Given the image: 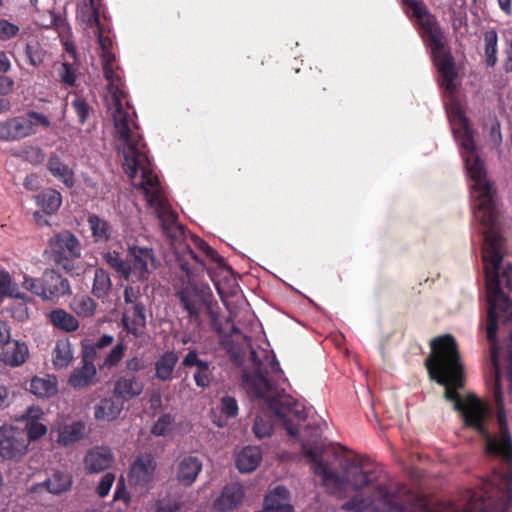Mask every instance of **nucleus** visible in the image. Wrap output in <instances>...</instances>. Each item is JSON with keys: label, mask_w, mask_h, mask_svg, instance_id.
Listing matches in <instances>:
<instances>
[{"label": "nucleus", "mask_w": 512, "mask_h": 512, "mask_svg": "<svg viewBox=\"0 0 512 512\" xmlns=\"http://www.w3.org/2000/svg\"><path fill=\"white\" fill-rule=\"evenodd\" d=\"M451 124L468 176L473 182L475 217L486 228L482 251L488 301L486 334L491 345L492 360L496 365L498 320L505 322L512 319V300L502 290V283L505 282L506 287L512 291V266L506 267L500 275L503 238L494 230L498 219L496 190L487 178L485 161L479 155L475 142L476 131L460 107L452 111Z\"/></svg>", "instance_id": "1"}, {"label": "nucleus", "mask_w": 512, "mask_h": 512, "mask_svg": "<svg viewBox=\"0 0 512 512\" xmlns=\"http://www.w3.org/2000/svg\"><path fill=\"white\" fill-rule=\"evenodd\" d=\"M430 349V355L425 359L430 379L445 387L444 397L454 403L455 410L461 412L464 425L474 429L485 440V453L500 457L506 462L512 461V437L508 429L500 383L499 353L496 365L491 360L495 373L493 393L500 432V438L497 439L486 425L490 418V409L475 395L468 394L462 400L458 393L465 386V372L455 337L451 334L437 336L430 341Z\"/></svg>", "instance_id": "2"}, {"label": "nucleus", "mask_w": 512, "mask_h": 512, "mask_svg": "<svg viewBox=\"0 0 512 512\" xmlns=\"http://www.w3.org/2000/svg\"><path fill=\"white\" fill-rule=\"evenodd\" d=\"M251 370L244 369L242 386L250 398L262 400L265 409L255 417L253 432L258 439L268 437L273 432L275 421L282 424L291 437H298L299 427L306 420L307 412L300 402L279 388L284 382V372L273 354L266 355V363L261 361L256 351L250 352Z\"/></svg>", "instance_id": "3"}, {"label": "nucleus", "mask_w": 512, "mask_h": 512, "mask_svg": "<svg viewBox=\"0 0 512 512\" xmlns=\"http://www.w3.org/2000/svg\"><path fill=\"white\" fill-rule=\"evenodd\" d=\"M123 157L125 173L133 182L140 174V181L134 183V185L143 190L148 205L155 210L163 232L171 239L172 249L174 250L175 246L180 244L188 245L185 241H182L185 234L184 227L179 224L178 215L168 204L160 186L159 178L153 172L147 145L140 146L135 150H132L131 147L123 154Z\"/></svg>", "instance_id": "4"}, {"label": "nucleus", "mask_w": 512, "mask_h": 512, "mask_svg": "<svg viewBox=\"0 0 512 512\" xmlns=\"http://www.w3.org/2000/svg\"><path fill=\"white\" fill-rule=\"evenodd\" d=\"M108 60L102 61L103 74L107 81V89L111 97L113 107L112 119L114 124V138L120 142L118 150L125 154L130 148L135 150L145 146L139 126L136 123V112L126 100L127 93L123 90V81L115 70V56H108Z\"/></svg>", "instance_id": "5"}, {"label": "nucleus", "mask_w": 512, "mask_h": 512, "mask_svg": "<svg viewBox=\"0 0 512 512\" xmlns=\"http://www.w3.org/2000/svg\"><path fill=\"white\" fill-rule=\"evenodd\" d=\"M302 453L313 463L314 474L322 478L323 484L327 487L332 486L336 490L342 488L343 482L354 490H361L377 483L383 472L380 466L370 463L368 458H361L359 461L347 462L342 479L338 472L323 460L316 443L311 447L309 443L302 442Z\"/></svg>", "instance_id": "6"}, {"label": "nucleus", "mask_w": 512, "mask_h": 512, "mask_svg": "<svg viewBox=\"0 0 512 512\" xmlns=\"http://www.w3.org/2000/svg\"><path fill=\"white\" fill-rule=\"evenodd\" d=\"M175 266L182 273V286L176 291L182 308L187 312L190 322L200 326L201 311L207 305L204 291L195 283L196 279L207 270L205 262L190 245L180 244L174 248Z\"/></svg>", "instance_id": "7"}, {"label": "nucleus", "mask_w": 512, "mask_h": 512, "mask_svg": "<svg viewBox=\"0 0 512 512\" xmlns=\"http://www.w3.org/2000/svg\"><path fill=\"white\" fill-rule=\"evenodd\" d=\"M407 6L420 28L423 30L422 37L428 41L431 48L432 58L442 78V86L448 91L455 88L454 81L457 78V71L453 56L446 46L444 34L437 21V18L429 11L422 0H402Z\"/></svg>", "instance_id": "8"}, {"label": "nucleus", "mask_w": 512, "mask_h": 512, "mask_svg": "<svg viewBox=\"0 0 512 512\" xmlns=\"http://www.w3.org/2000/svg\"><path fill=\"white\" fill-rule=\"evenodd\" d=\"M407 6L420 28L423 30L422 37L428 41L431 48L432 58L442 78V86L448 91L455 88L454 81L457 78V71L453 56L446 46L444 34L437 21V18L429 11L422 0H402Z\"/></svg>", "instance_id": "9"}, {"label": "nucleus", "mask_w": 512, "mask_h": 512, "mask_svg": "<svg viewBox=\"0 0 512 512\" xmlns=\"http://www.w3.org/2000/svg\"><path fill=\"white\" fill-rule=\"evenodd\" d=\"M104 260L120 277L132 282L147 281L156 269L154 251L146 247H130L127 259H123L116 251L107 252Z\"/></svg>", "instance_id": "10"}, {"label": "nucleus", "mask_w": 512, "mask_h": 512, "mask_svg": "<svg viewBox=\"0 0 512 512\" xmlns=\"http://www.w3.org/2000/svg\"><path fill=\"white\" fill-rule=\"evenodd\" d=\"M50 259L59 268L72 276L80 275L82 267L78 264L82 245L75 234L69 230H62L53 235L48 241Z\"/></svg>", "instance_id": "11"}, {"label": "nucleus", "mask_w": 512, "mask_h": 512, "mask_svg": "<svg viewBox=\"0 0 512 512\" xmlns=\"http://www.w3.org/2000/svg\"><path fill=\"white\" fill-rule=\"evenodd\" d=\"M22 286L43 301L55 302L71 294L68 279L53 269H46L40 278L25 275Z\"/></svg>", "instance_id": "12"}, {"label": "nucleus", "mask_w": 512, "mask_h": 512, "mask_svg": "<svg viewBox=\"0 0 512 512\" xmlns=\"http://www.w3.org/2000/svg\"><path fill=\"white\" fill-rule=\"evenodd\" d=\"M49 118L36 111L15 116L0 122V141L13 142L27 138L36 133V127L49 128Z\"/></svg>", "instance_id": "13"}, {"label": "nucleus", "mask_w": 512, "mask_h": 512, "mask_svg": "<svg viewBox=\"0 0 512 512\" xmlns=\"http://www.w3.org/2000/svg\"><path fill=\"white\" fill-rule=\"evenodd\" d=\"M27 449L28 441L24 430L7 425L0 427V456L3 459H20Z\"/></svg>", "instance_id": "14"}, {"label": "nucleus", "mask_w": 512, "mask_h": 512, "mask_svg": "<svg viewBox=\"0 0 512 512\" xmlns=\"http://www.w3.org/2000/svg\"><path fill=\"white\" fill-rule=\"evenodd\" d=\"M157 463L149 453L140 454L131 464L129 482L135 487L144 488L152 482Z\"/></svg>", "instance_id": "15"}, {"label": "nucleus", "mask_w": 512, "mask_h": 512, "mask_svg": "<svg viewBox=\"0 0 512 512\" xmlns=\"http://www.w3.org/2000/svg\"><path fill=\"white\" fill-rule=\"evenodd\" d=\"M144 387V382L135 374H124L115 380L112 393L115 398L124 403L140 396Z\"/></svg>", "instance_id": "16"}, {"label": "nucleus", "mask_w": 512, "mask_h": 512, "mask_svg": "<svg viewBox=\"0 0 512 512\" xmlns=\"http://www.w3.org/2000/svg\"><path fill=\"white\" fill-rule=\"evenodd\" d=\"M182 365L185 368H196L193 378L197 387L204 389L211 385L214 376L210 363L199 358L197 350H189L182 360Z\"/></svg>", "instance_id": "17"}, {"label": "nucleus", "mask_w": 512, "mask_h": 512, "mask_svg": "<svg viewBox=\"0 0 512 512\" xmlns=\"http://www.w3.org/2000/svg\"><path fill=\"white\" fill-rule=\"evenodd\" d=\"M202 470V461L197 456L183 457L177 464L175 476L180 485L190 487Z\"/></svg>", "instance_id": "18"}, {"label": "nucleus", "mask_w": 512, "mask_h": 512, "mask_svg": "<svg viewBox=\"0 0 512 512\" xmlns=\"http://www.w3.org/2000/svg\"><path fill=\"white\" fill-rule=\"evenodd\" d=\"M113 460V454L108 448L95 447L85 455L84 465L88 473H99L110 468Z\"/></svg>", "instance_id": "19"}, {"label": "nucleus", "mask_w": 512, "mask_h": 512, "mask_svg": "<svg viewBox=\"0 0 512 512\" xmlns=\"http://www.w3.org/2000/svg\"><path fill=\"white\" fill-rule=\"evenodd\" d=\"M28 357V347L24 342L10 339L0 347V359L12 367L20 366Z\"/></svg>", "instance_id": "20"}, {"label": "nucleus", "mask_w": 512, "mask_h": 512, "mask_svg": "<svg viewBox=\"0 0 512 512\" xmlns=\"http://www.w3.org/2000/svg\"><path fill=\"white\" fill-rule=\"evenodd\" d=\"M244 491L241 485L232 483L226 485L221 495L215 499L214 508L217 511L224 512L236 508L243 500Z\"/></svg>", "instance_id": "21"}, {"label": "nucleus", "mask_w": 512, "mask_h": 512, "mask_svg": "<svg viewBox=\"0 0 512 512\" xmlns=\"http://www.w3.org/2000/svg\"><path fill=\"white\" fill-rule=\"evenodd\" d=\"M123 408V402L119 399L105 397L94 406V417L99 421L111 422L119 417Z\"/></svg>", "instance_id": "22"}, {"label": "nucleus", "mask_w": 512, "mask_h": 512, "mask_svg": "<svg viewBox=\"0 0 512 512\" xmlns=\"http://www.w3.org/2000/svg\"><path fill=\"white\" fill-rule=\"evenodd\" d=\"M262 460V453L259 447L246 446L238 454L236 458V467L242 473L254 471Z\"/></svg>", "instance_id": "23"}, {"label": "nucleus", "mask_w": 512, "mask_h": 512, "mask_svg": "<svg viewBox=\"0 0 512 512\" xmlns=\"http://www.w3.org/2000/svg\"><path fill=\"white\" fill-rule=\"evenodd\" d=\"M49 172L66 187L71 188L75 184L73 170L65 164L59 155L53 153L50 155L47 163Z\"/></svg>", "instance_id": "24"}, {"label": "nucleus", "mask_w": 512, "mask_h": 512, "mask_svg": "<svg viewBox=\"0 0 512 512\" xmlns=\"http://www.w3.org/2000/svg\"><path fill=\"white\" fill-rule=\"evenodd\" d=\"M87 223L95 243H107L112 239L113 227L106 219L91 214L87 218Z\"/></svg>", "instance_id": "25"}, {"label": "nucleus", "mask_w": 512, "mask_h": 512, "mask_svg": "<svg viewBox=\"0 0 512 512\" xmlns=\"http://www.w3.org/2000/svg\"><path fill=\"white\" fill-rule=\"evenodd\" d=\"M29 391L37 397L50 398L58 392L57 378L34 376L30 381Z\"/></svg>", "instance_id": "26"}, {"label": "nucleus", "mask_w": 512, "mask_h": 512, "mask_svg": "<svg viewBox=\"0 0 512 512\" xmlns=\"http://www.w3.org/2000/svg\"><path fill=\"white\" fill-rule=\"evenodd\" d=\"M178 359L179 358L176 352H164L155 362L156 379L163 382L170 381L173 377V372L175 370Z\"/></svg>", "instance_id": "27"}, {"label": "nucleus", "mask_w": 512, "mask_h": 512, "mask_svg": "<svg viewBox=\"0 0 512 512\" xmlns=\"http://www.w3.org/2000/svg\"><path fill=\"white\" fill-rule=\"evenodd\" d=\"M72 485V478L68 473L56 471L52 476L46 479L44 482L37 484V488H46L48 492L59 495L70 489Z\"/></svg>", "instance_id": "28"}, {"label": "nucleus", "mask_w": 512, "mask_h": 512, "mask_svg": "<svg viewBox=\"0 0 512 512\" xmlns=\"http://www.w3.org/2000/svg\"><path fill=\"white\" fill-rule=\"evenodd\" d=\"M132 318L129 322L123 317V325L126 331L134 337L141 335V329L146 327V308L143 303H136L131 308Z\"/></svg>", "instance_id": "29"}, {"label": "nucleus", "mask_w": 512, "mask_h": 512, "mask_svg": "<svg viewBox=\"0 0 512 512\" xmlns=\"http://www.w3.org/2000/svg\"><path fill=\"white\" fill-rule=\"evenodd\" d=\"M376 498L382 512H407V507L382 484L376 486Z\"/></svg>", "instance_id": "30"}, {"label": "nucleus", "mask_w": 512, "mask_h": 512, "mask_svg": "<svg viewBox=\"0 0 512 512\" xmlns=\"http://www.w3.org/2000/svg\"><path fill=\"white\" fill-rule=\"evenodd\" d=\"M484 62L487 67L493 68L498 61V34L495 29H489L483 34Z\"/></svg>", "instance_id": "31"}, {"label": "nucleus", "mask_w": 512, "mask_h": 512, "mask_svg": "<svg viewBox=\"0 0 512 512\" xmlns=\"http://www.w3.org/2000/svg\"><path fill=\"white\" fill-rule=\"evenodd\" d=\"M99 14L100 6L95 4V0H87L83 4L78 5L77 18L89 28H97L101 25Z\"/></svg>", "instance_id": "32"}, {"label": "nucleus", "mask_w": 512, "mask_h": 512, "mask_svg": "<svg viewBox=\"0 0 512 512\" xmlns=\"http://www.w3.org/2000/svg\"><path fill=\"white\" fill-rule=\"evenodd\" d=\"M49 320L56 328L66 332H74L79 328L78 320L64 309L52 310Z\"/></svg>", "instance_id": "33"}, {"label": "nucleus", "mask_w": 512, "mask_h": 512, "mask_svg": "<svg viewBox=\"0 0 512 512\" xmlns=\"http://www.w3.org/2000/svg\"><path fill=\"white\" fill-rule=\"evenodd\" d=\"M37 203L46 214H53L62 204L61 193L55 189H46L37 196Z\"/></svg>", "instance_id": "34"}, {"label": "nucleus", "mask_w": 512, "mask_h": 512, "mask_svg": "<svg viewBox=\"0 0 512 512\" xmlns=\"http://www.w3.org/2000/svg\"><path fill=\"white\" fill-rule=\"evenodd\" d=\"M112 289L109 273L103 268H97L94 272L92 294L98 299H105Z\"/></svg>", "instance_id": "35"}, {"label": "nucleus", "mask_w": 512, "mask_h": 512, "mask_svg": "<svg viewBox=\"0 0 512 512\" xmlns=\"http://www.w3.org/2000/svg\"><path fill=\"white\" fill-rule=\"evenodd\" d=\"M73 359L71 343L67 339L58 340L53 349L52 360L56 368L67 367Z\"/></svg>", "instance_id": "36"}, {"label": "nucleus", "mask_w": 512, "mask_h": 512, "mask_svg": "<svg viewBox=\"0 0 512 512\" xmlns=\"http://www.w3.org/2000/svg\"><path fill=\"white\" fill-rule=\"evenodd\" d=\"M96 375V367L90 365H82L77 368L69 377V385L73 388H84L91 384Z\"/></svg>", "instance_id": "37"}, {"label": "nucleus", "mask_w": 512, "mask_h": 512, "mask_svg": "<svg viewBox=\"0 0 512 512\" xmlns=\"http://www.w3.org/2000/svg\"><path fill=\"white\" fill-rule=\"evenodd\" d=\"M96 308V302L87 295H77L71 302V309L73 312L82 318L93 316Z\"/></svg>", "instance_id": "38"}, {"label": "nucleus", "mask_w": 512, "mask_h": 512, "mask_svg": "<svg viewBox=\"0 0 512 512\" xmlns=\"http://www.w3.org/2000/svg\"><path fill=\"white\" fill-rule=\"evenodd\" d=\"M85 426L81 422H74L70 425H65L58 435V442L62 445H69L79 441L84 434Z\"/></svg>", "instance_id": "39"}, {"label": "nucleus", "mask_w": 512, "mask_h": 512, "mask_svg": "<svg viewBox=\"0 0 512 512\" xmlns=\"http://www.w3.org/2000/svg\"><path fill=\"white\" fill-rule=\"evenodd\" d=\"M25 54L28 63L33 67H39L43 64L46 51L37 41H31L26 44Z\"/></svg>", "instance_id": "40"}, {"label": "nucleus", "mask_w": 512, "mask_h": 512, "mask_svg": "<svg viewBox=\"0 0 512 512\" xmlns=\"http://www.w3.org/2000/svg\"><path fill=\"white\" fill-rule=\"evenodd\" d=\"M184 506L180 495H165L156 502V512H177Z\"/></svg>", "instance_id": "41"}, {"label": "nucleus", "mask_w": 512, "mask_h": 512, "mask_svg": "<svg viewBox=\"0 0 512 512\" xmlns=\"http://www.w3.org/2000/svg\"><path fill=\"white\" fill-rule=\"evenodd\" d=\"M31 302L32 300H11L7 311L12 318L23 322L29 318V308L27 304Z\"/></svg>", "instance_id": "42"}, {"label": "nucleus", "mask_w": 512, "mask_h": 512, "mask_svg": "<svg viewBox=\"0 0 512 512\" xmlns=\"http://www.w3.org/2000/svg\"><path fill=\"white\" fill-rule=\"evenodd\" d=\"M127 347L124 342L117 343L105 357L101 368H114L116 367L124 357Z\"/></svg>", "instance_id": "43"}, {"label": "nucleus", "mask_w": 512, "mask_h": 512, "mask_svg": "<svg viewBox=\"0 0 512 512\" xmlns=\"http://www.w3.org/2000/svg\"><path fill=\"white\" fill-rule=\"evenodd\" d=\"M308 81L317 96L327 91V76L320 69H310Z\"/></svg>", "instance_id": "44"}, {"label": "nucleus", "mask_w": 512, "mask_h": 512, "mask_svg": "<svg viewBox=\"0 0 512 512\" xmlns=\"http://www.w3.org/2000/svg\"><path fill=\"white\" fill-rule=\"evenodd\" d=\"M15 155L34 165L42 163L45 158L42 149L34 146H26L15 153Z\"/></svg>", "instance_id": "45"}, {"label": "nucleus", "mask_w": 512, "mask_h": 512, "mask_svg": "<svg viewBox=\"0 0 512 512\" xmlns=\"http://www.w3.org/2000/svg\"><path fill=\"white\" fill-rule=\"evenodd\" d=\"M25 434L28 444L40 439L47 433V427L40 421L25 424Z\"/></svg>", "instance_id": "46"}, {"label": "nucleus", "mask_w": 512, "mask_h": 512, "mask_svg": "<svg viewBox=\"0 0 512 512\" xmlns=\"http://www.w3.org/2000/svg\"><path fill=\"white\" fill-rule=\"evenodd\" d=\"M95 35L97 37L98 44L102 50V54H101L102 61L108 60V58H109L108 56H115L111 52V46H112L111 39L109 37H104V35H103L102 24L96 28Z\"/></svg>", "instance_id": "47"}, {"label": "nucleus", "mask_w": 512, "mask_h": 512, "mask_svg": "<svg viewBox=\"0 0 512 512\" xmlns=\"http://www.w3.org/2000/svg\"><path fill=\"white\" fill-rule=\"evenodd\" d=\"M71 106L78 117L79 123L84 124L90 112V107L86 100L80 96H75V98L71 102Z\"/></svg>", "instance_id": "48"}, {"label": "nucleus", "mask_w": 512, "mask_h": 512, "mask_svg": "<svg viewBox=\"0 0 512 512\" xmlns=\"http://www.w3.org/2000/svg\"><path fill=\"white\" fill-rule=\"evenodd\" d=\"M220 411L227 418H235L238 415V403L232 396H224L220 400Z\"/></svg>", "instance_id": "49"}, {"label": "nucleus", "mask_w": 512, "mask_h": 512, "mask_svg": "<svg viewBox=\"0 0 512 512\" xmlns=\"http://www.w3.org/2000/svg\"><path fill=\"white\" fill-rule=\"evenodd\" d=\"M172 422V416L164 414L154 423L151 431L156 436H164L171 430Z\"/></svg>", "instance_id": "50"}, {"label": "nucleus", "mask_w": 512, "mask_h": 512, "mask_svg": "<svg viewBox=\"0 0 512 512\" xmlns=\"http://www.w3.org/2000/svg\"><path fill=\"white\" fill-rule=\"evenodd\" d=\"M61 82L67 86H74L76 81V74L73 64L63 62L58 71Z\"/></svg>", "instance_id": "51"}, {"label": "nucleus", "mask_w": 512, "mask_h": 512, "mask_svg": "<svg viewBox=\"0 0 512 512\" xmlns=\"http://www.w3.org/2000/svg\"><path fill=\"white\" fill-rule=\"evenodd\" d=\"M19 32V27L6 19H0V40L6 41L15 37Z\"/></svg>", "instance_id": "52"}, {"label": "nucleus", "mask_w": 512, "mask_h": 512, "mask_svg": "<svg viewBox=\"0 0 512 512\" xmlns=\"http://www.w3.org/2000/svg\"><path fill=\"white\" fill-rule=\"evenodd\" d=\"M115 481V475L113 473H106L100 480L97 488L96 493L100 497H105L109 494L111 487Z\"/></svg>", "instance_id": "53"}, {"label": "nucleus", "mask_w": 512, "mask_h": 512, "mask_svg": "<svg viewBox=\"0 0 512 512\" xmlns=\"http://www.w3.org/2000/svg\"><path fill=\"white\" fill-rule=\"evenodd\" d=\"M98 358V349L93 344L82 345V363L95 366L94 361Z\"/></svg>", "instance_id": "54"}, {"label": "nucleus", "mask_w": 512, "mask_h": 512, "mask_svg": "<svg viewBox=\"0 0 512 512\" xmlns=\"http://www.w3.org/2000/svg\"><path fill=\"white\" fill-rule=\"evenodd\" d=\"M44 413L39 406H29L21 415L20 419L25 423L37 422L42 420Z\"/></svg>", "instance_id": "55"}, {"label": "nucleus", "mask_w": 512, "mask_h": 512, "mask_svg": "<svg viewBox=\"0 0 512 512\" xmlns=\"http://www.w3.org/2000/svg\"><path fill=\"white\" fill-rule=\"evenodd\" d=\"M204 255L211 262L215 263L219 269L227 271L232 270L231 267L225 262V259L221 255H219L218 252L211 246L206 247Z\"/></svg>", "instance_id": "56"}, {"label": "nucleus", "mask_w": 512, "mask_h": 512, "mask_svg": "<svg viewBox=\"0 0 512 512\" xmlns=\"http://www.w3.org/2000/svg\"><path fill=\"white\" fill-rule=\"evenodd\" d=\"M13 286L10 274L7 271L0 272V303L9 296Z\"/></svg>", "instance_id": "57"}, {"label": "nucleus", "mask_w": 512, "mask_h": 512, "mask_svg": "<svg viewBox=\"0 0 512 512\" xmlns=\"http://www.w3.org/2000/svg\"><path fill=\"white\" fill-rule=\"evenodd\" d=\"M489 142L497 147L502 142V135L499 121L494 117L489 129Z\"/></svg>", "instance_id": "58"}, {"label": "nucleus", "mask_w": 512, "mask_h": 512, "mask_svg": "<svg viewBox=\"0 0 512 512\" xmlns=\"http://www.w3.org/2000/svg\"><path fill=\"white\" fill-rule=\"evenodd\" d=\"M504 59L502 69L505 73H512V39L505 41Z\"/></svg>", "instance_id": "59"}, {"label": "nucleus", "mask_w": 512, "mask_h": 512, "mask_svg": "<svg viewBox=\"0 0 512 512\" xmlns=\"http://www.w3.org/2000/svg\"><path fill=\"white\" fill-rule=\"evenodd\" d=\"M125 368L129 374H134L145 368V361L138 356H133L125 361Z\"/></svg>", "instance_id": "60"}, {"label": "nucleus", "mask_w": 512, "mask_h": 512, "mask_svg": "<svg viewBox=\"0 0 512 512\" xmlns=\"http://www.w3.org/2000/svg\"><path fill=\"white\" fill-rule=\"evenodd\" d=\"M372 502H373L372 500L367 502L366 500H364L362 498L358 499L357 497H354L351 500H349L348 502H346L343 507L346 510H353V511L360 512V511L364 510Z\"/></svg>", "instance_id": "61"}, {"label": "nucleus", "mask_w": 512, "mask_h": 512, "mask_svg": "<svg viewBox=\"0 0 512 512\" xmlns=\"http://www.w3.org/2000/svg\"><path fill=\"white\" fill-rule=\"evenodd\" d=\"M124 301L126 304L135 305L136 303H141L139 301V290L133 287H126L124 289Z\"/></svg>", "instance_id": "62"}, {"label": "nucleus", "mask_w": 512, "mask_h": 512, "mask_svg": "<svg viewBox=\"0 0 512 512\" xmlns=\"http://www.w3.org/2000/svg\"><path fill=\"white\" fill-rule=\"evenodd\" d=\"M113 342H114L113 335L103 334L93 343V345L98 350H100V349H104V348L110 346Z\"/></svg>", "instance_id": "63"}, {"label": "nucleus", "mask_w": 512, "mask_h": 512, "mask_svg": "<svg viewBox=\"0 0 512 512\" xmlns=\"http://www.w3.org/2000/svg\"><path fill=\"white\" fill-rule=\"evenodd\" d=\"M507 357H508L507 378L509 381L508 395H509L510 401L512 402V351L511 350L508 351Z\"/></svg>", "instance_id": "64"}]
</instances>
